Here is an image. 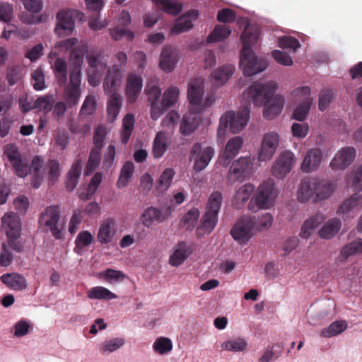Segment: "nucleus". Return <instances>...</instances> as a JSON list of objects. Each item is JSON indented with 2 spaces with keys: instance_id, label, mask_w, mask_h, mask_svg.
Wrapping results in <instances>:
<instances>
[{
  "instance_id": "nucleus-1",
  "label": "nucleus",
  "mask_w": 362,
  "mask_h": 362,
  "mask_svg": "<svg viewBox=\"0 0 362 362\" xmlns=\"http://www.w3.org/2000/svg\"><path fill=\"white\" fill-rule=\"evenodd\" d=\"M69 66L71 72L69 74V107L75 105L81 95V66L83 58L88 51L86 40H78L76 37L69 38Z\"/></svg>"
},
{
  "instance_id": "nucleus-2",
  "label": "nucleus",
  "mask_w": 362,
  "mask_h": 362,
  "mask_svg": "<svg viewBox=\"0 0 362 362\" xmlns=\"http://www.w3.org/2000/svg\"><path fill=\"white\" fill-rule=\"evenodd\" d=\"M259 30L257 28L247 25L241 34L240 39L243 47L240 52V66L245 76H252L263 71L267 68V64L262 60H258L251 48L257 42Z\"/></svg>"
},
{
  "instance_id": "nucleus-3",
  "label": "nucleus",
  "mask_w": 362,
  "mask_h": 362,
  "mask_svg": "<svg viewBox=\"0 0 362 362\" xmlns=\"http://www.w3.org/2000/svg\"><path fill=\"white\" fill-rule=\"evenodd\" d=\"M122 79V71L117 65L107 69V76L104 79L103 88L105 94L110 95L107 100V113L109 122H114L121 108L122 96L117 92Z\"/></svg>"
},
{
  "instance_id": "nucleus-4",
  "label": "nucleus",
  "mask_w": 362,
  "mask_h": 362,
  "mask_svg": "<svg viewBox=\"0 0 362 362\" xmlns=\"http://www.w3.org/2000/svg\"><path fill=\"white\" fill-rule=\"evenodd\" d=\"M222 194L219 192H213L208 200L206 212L201 219V224L197 228L196 233L199 238L209 234L218 222V214L222 204Z\"/></svg>"
},
{
  "instance_id": "nucleus-5",
  "label": "nucleus",
  "mask_w": 362,
  "mask_h": 362,
  "mask_svg": "<svg viewBox=\"0 0 362 362\" xmlns=\"http://www.w3.org/2000/svg\"><path fill=\"white\" fill-rule=\"evenodd\" d=\"M250 118L248 105L243 107L237 115L233 111H228L220 118V124L217 130L218 136L225 134L226 129L233 133H238L247 125Z\"/></svg>"
},
{
  "instance_id": "nucleus-6",
  "label": "nucleus",
  "mask_w": 362,
  "mask_h": 362,
  "mask_svg": "<svg viewBox=\"0 0 362 362\" xmlns=\"http://www.w3.org/2000/svg\"><path fill=\"white\" fill-rule=\"evenodd\" d=\"M39 223L45 230H49L56 239H62L64 237V223L60 219V210L58 206H47L41 214Z\"/></svg>"
},
{
  "instance_id": "nucleus-7",
  "label": "nucleus",
  "mask_w": 362,
  "mask_h": 362,
  "mask_svg": "<svg viewBox=\"0 0 362 362\" xmlns=\"http://www.w3.org/2000/svg\"><path fill=\"white\" fill-rule=\"evenodd\" d=\"M275 185L272 180H267L261 184L251 198L248 209L254 212L259 209H269L274 203L276 197Z\"/></svg>"
},
{
  "instance_id": "nucleus-8",
  "label": "nucleus",
  "mask_w": 362,
  "mask_h": 362,
  "mask_svg": "<svg viewBox=\"0 0 362 362\" xmlns=\"http://www.w3.org/2000/svg\"><path fill=\"white\" fill-rule=\"evenodd\" d=\"M276 86L273 82H254L243 93L245 96L250 98L255 106L266 105L274 96Z\"/></svg>"
},
{
  "instance_id": "nucleus-9",
  "label": "nucleus",
  "mask_w": 362,
  "mask_h": 362,
  "mask_svg": "<svg viewBox=\"0 0 362 362\" xmlns=\"http://www.w3.org/2000/svg\"><path fill=\"white\" fill-rule=\"evenodd\" d=\"M253 159L250 156L240 157L230 165L226 176V184L233 185L238 182L247 180L252 173Z\"/></svg>"
},
{
  "instance_id": "nucleus-10",
  "label": "nucleus",
  "mask_w": 362,
  "mask_h": 362,
  "mask_svg": "<svg viewBox=\"0 0 362 362\" xmlns=\"http://www.w3.org/2000/svg\"><path fill=\"white\" fill-rule=\"evenodd\" d=\"M4 154L18 177H25L29 174L30 169L27 160L23 157L21 152L16 144H8L5 145Z\"/></svg>"
},
{
  "instance_id": "nucleus-11",
  "label": "nucleus",
  "mask_w": 362,
  "mask_h": 362,
  "mask_svg": "<svg viewBox=\"0 0 362 362\" xmlns=\"http://www.w3.org/2000/svg\"><path fill=\"white\" fill-rule=\"evenodd\" d=\"M214 155V150L211 146L202 149L200 143L194 144L189 152V160L194 161L193 169L201 172L209 165Z\"/></svg>"
},
{
  "instance_id": "nucleus-12",
  "label": "nucleus",
  "mask_w": 362,
  "mask_h": 362,
  "mask_svg": "<svg viewBox=\"0 0 362 362\" xmlns=\"http://www.w3.org/2000/svg\"><path fill=\"white\" fill-rule=\"evenodd\" d=\"M100 52H91L87 55V60L90 70L88 73V82L92 86H97L107 69V64L100 59Z\"/></svg>"
},
{
  "instance_id": "nucleus-13",
  "label": "nucleus",
  "mask_w": 362,
  "mask_h": 362,
  "mask_svg": "<svg viewBox=\"0 0 362 362\" xmlns=\"http://www.w3.org/2000/svg\"><path fill=\"white\" fill-rule=\"evenodd\" d=\"M295 163V156L290 151H283L272 168V174L278 179H283L288 174Z\"/></svg>"
},
{
  "instance_id": "nucleus-14",
  "label": "nucleus",
  "mask_w": 362,
  "mask_h": 362,
  "mask_svg": "<svg viewBox=\"0 0 362 362\" xmlns=\"http://www.w3.org/2000/svg\"><path fill=\"white\" fill-rule=\"evenodd\" d=\"M254 225L251 216H243L230 230L232 237L240 244H245L252 235Z\"/></svg>"
},
{
  "instance_id": "nucleus-15",
  "label": "nucleus",
  "mask_w": 362,
  "mask_h": 362,
  "mask_svg": "<svg viewBox=\"0 0 362 362\" xmlns=\"http://www.w3.org/2000/svg\"><path fill=\"white\" fill-rule=\"evenodd\" d=\"M279 144V135L274 132L266 133L262 139L261 147L258 153L259 161L269 160Z\"/></svg>"
},
{
  "instance_id": "nucleus-16",
  "label": "nucleus",
  "mask_w": 362,
  "mask_h": 362,
  "mask_svg": "<svg viewBox=\"0 0 362 362\" xmlns=\"http://www.w3.org/2000/svg\"><path fill=\"white\" fill-rule=\"evenodd\" d=\"M355 158L356 150L354 147H344L335 154L329 166L334 170H343L354 162Z\"/></svg>"
},
{
  "instance_id": "nucleus-17",
  "label": "nucleus",
  "mask_w": 362,
  "mask_h": 362,
  "mask_svg": "<svg viewBox=\"0 0 362 362\" xmlns=\"http://www.w3.org/2000/svg\"><path fill=\"white\" fill-rule=\"evenodd\" d=\"M204 95V85L202 80L197 78L189 85L187 97L189 103L193 106L191 111L199 113L202 111V98Z\"/></svg>"
},
{
  "instance_id": "nucleus-18",
  "label": "nucleus",
  "mask_w": 362,
  "mask_h": 362,
  "mask_svg": "<svg viewBox=\"0 0 362 362\" xmlns=\"http://www.w3.org/2000/svg\"><path fill=\"white\" fill-rule=\"evenodd\" d=\"M1 229L7 238L20 237L21 223L18 216L13 212H8L1 218Z\"/></svg>"
},
{
  "instance_id": "nucleus-19",
  "label": "nucleus",
  "mask_w": 362,
  "mask_h": 362,
  "mask_svg": "<svg viewBox=\"0 0 362 362\" xmlns=\"http://www.w3.org/2000/svg\"><path fill=\"white\" fill-rule=\"evenodd\" d=\"M322 152L318 148L309 149L301 164V170L303 173H309L316 170L322 161Z\"/></svg>"
},
{
  "instance_id": "nucleus-20",
  "label": "nucleus",
  "mask_w": 362,
  "mask_h": 362,
  "mask_svg": "<svg viewBox=\"0 0 362 362\" xmlns=\"http://www.w3.org/2000/svg\"><path fill=\"white\" fill-rule=\"evenodd\" d=\"M143 80L141 76L135 74H130L127 80L126 96L130 103H134L142 89Z\"/></svg>"
},
{
  "instance_id": "nucleus-21",
  "label": "nucleus",
  "mask_w": 362,
  "mask_h": 362,
  "mask_svg": "<svg viewBox=\"0 0 362 362\" xmlns=\"http://www.w3.org/2000/svg\"><path fill=\"white\" fill-rule=\"evenodd\" d=\"M177 60L175 50L172 47H165L160 53L159 65L163 71L170 73L175 69Z\"/></svg>"
},
{
  "instance_id": "nucleus-22",
  "label": "nucleus",
  "mask_w": 362,
  "mask_h": 362,
  "mask_svg": "<svg viewBox=\"0 0 362 362\" xmlns=\"http://www.w3.org/2000/svg\"><path fill=\"white\" fill-rule=\"evenodd\" d=\"M199 12L197 10H191L180 16L176 21L172 28V32L178 34L187 31L193 27V21L198 18Z\"/></svg>"
},
{
  "instance_id": "nucleus-23",
  "label": "nucleus",
  "mask_w": 362,
  "mask_h": 362,
  "mask_svg": "<svg viewBox=\"0 0 362 362\" xmlns=\"http://www.w3.org/2000/svg\"><path fill=\"white\" fill-rule=\"evenodd\" d=\"M1 281L14 291H22L27 288L26 279L23 275L17 273L4 274L1 276Z\"/></svg>"
},
{
  "instance_id": "nucleus-24",
  "label": "nucleus",
  "mask_w": 362,
  "mask_h": 362,
  "mask_svg": "<svg viewBox=\"0 0 362 362\" xmlns=\"http://www.w3.org/2000/svg\"><path fill=\"white\" fill-rule=\"evenodd\" d=\"M341 221L338 218L328 220L318 231V235L325 240L333 238L340 230Z\"/></svg>"
},
{
  "instance_id": "nucleus-25",
  "label": "nucleus",
  "mask_w": 362,
  "mask_h": 362,
  "mask_svg": "<svg viewBox=\"0 0 362 362\" xmlns=\"http://www.w3.org/2000/svg\"><path fill=\"white\" fill-rule=\"evenodd\" d=\"M115 221L113 218H109L105 220L100 225L98 240L102 244H107L110 243L115 235Z\"/></svg>"
},
{
  "instance_id": "nucleus-26",
  "label": "nucleus",
  "mask_w": 362,
  "mask_h": 362,
  "mask_svg": "<svg viewBox=\"0 0 362 362\" xmlns=\"http://www.w3.org/2000/svg\"><path fill=\"white\" fill-rule=\"evenodd\" d=\"M255 190V186L250 183H247L240 187L235 192L232 204L238 209H241L249 200L252 193Z\"/></svg>"
},
{
  "instance_id": "nucleus-27",
  "label": "nucleus",
  "mask_w": 362,
  "mask_h": 362,
  "mask_svg": "<svg viewBox=\"0 0 362 362\" xmlns=\"http://www.w3.org/2000/svg\"><path fill=\"white\" fill-rule=\"evenodd\" d=\"M165 219L163 211L153 206H150L145 209L141 216V221L142 224L150 228L154 222L161 223Z\"/></svg>"
},
{
  "instance_id": "nucleus-28",
  "label": "nucleus",
  "mask_w": 362,
  "mask_h": 362,
  "mask_svg": "<svg viewBox=\"0 0 362 362\" xmlns=\"http://www.w3.org/2000/svg\"><path fill=\"white\" fill-rule=\"evenodd\" d=\"M284 98L281 96H273L269 105L266 106L263 111V116L266 119H272L281 112L284 107Z\"/></svg>"
},
{
  "instance_id": "nucleus-29",
  "label": "nucleus",
  "mask_w": 362,
  "mask_h": 362,
  "mask_svg": "<svg viewBox=\"0 0 362 362\" xmlns=\"http://www.w3.org/2000/svg\"><path fill=\"white\" fill-rule=\"evenodd\" d=\"M316 179H309L302 182L298 192V199L300 202L309 201L315 195Z\"/></svg>"
},
{
  "instance_id": "nucleus-30",
  "label": "nucleus",
  "mask_w": 362,
  "mask_h": 362,
  "mask_svg": "<svg viewBox=\"0 0 362 362\" xmlns=\"http://www.w3.org/2000/svg\"><path fill=\"white\" fill-rule=\"evenodd\" d=\"M168 137L165 132H159L156 134L153 141L152 154L155 158H161L168 149Z\"/></svg>"
},
{
  "instance_id": "nucleus-31",
  "label": "nucleus",
  "mask_w": 362,
  "mask_h": 362,
  "mask_svg": "<svg viewBox=\"0 0 362 362\" xmlns=\"http://www.w3.org/2000/svg\"><path fill=\"white\" fill-rule=\"evenodd\" d=\"M334 190L332 182L328 180L316 179L315 200H323L331 196Z\"/></svg>"
},
{
  "instance_id": "nucleus-32",
  "label": "nucleus",
  "mask_w": 362,
  "mask_h": 362,
  "mask_svg": "<svg viewBox=\"0 0 362 362\" xmlns=\"http://www.w3.org/2000/svg\"><path fill=\"white\" fill-rule=\"evenodd\" d=\"M190 253L187 248V245L184 242L177 244L173 253L170 255L169 262L173 266H180L187 258Z\"/></svg>"
},
{
  "instance_id": "nucleus-33",
  "label": "nucleus",
  "mask_w": 362,
  "mask_h": 362,
  "mask_svg": "<svg viewBox=\"0 0 362 362\" xmlns=\"http://www.w3.org/2000/svg\"><path fill=\"white\" fill-rule=\"evenodd\" d=\"M194 112L184 115L180 123V131L182 134L188 136L197 128L199 121L195 117Z\"/></svg>"
},
{
  "instance_id": "nucleus-34",
  "label": "nucleus",
  "mask_w": 362,
  "mask_h": 362,
  "mask_svg": "<svg viewBox=\"0 0 362 362\" xmlns=\"http://www.w3.org/2000/svg\"><path fill=\"white\" fill-rule=\"evenodd\" d=\"M243 144V140L240 136H234L227 142L223 156L225 159L229 160L234 158L239 152Z\"/></svg>"
},
{
  "instance_id": "nucleus-35",
  "label": "nucleus",
  "mask_w": 362,
  "mask_h": 362,
  "mask_svg": "<svg viewBox=\"0 0 362 362\" xmlns=\"http://www.w3.org/2000/svg\"><path fill=\"white\" fill-rule=\"evenodd\" d=\"M235 68L232 65H226L214 71L211 76L214 78V83L216 86L225 83L233 75Z\"/></svg>"
},
{
  "instance_id": "nucleus-36",
  "label": "nucleus",
  "mask_w": 362,
  "mask_h": 362,
  "mask_svg": "<svg viewBox=\"0 0 362 362\" xmlns=\"http://www.w3.org/2000/svg\"><path fill=\"white\" fill-rule=\"evenodd\" d=\"M87 296L93 300H110L117 298V295L111 292L107 288L103 286H95L88 290Z\"/></svg>"
},
{
  "instance_id": "nucleus-37",
  "label": "nucleus",
  "mask_w": 362,
  "mask_h": 362,
  "mask_svg": "<svg viewBox=\"0 0 362 362\" xmlns=\"http://www.w3.org/2000/svg\"><path fill=\"white\" fill-rule=\"evenodd\" d=\"M57 24L54 32L59 37L66 36L68 32V11L62 10L59 11L56 16Z\"/></svg>"
},
{
  "instance_id": "nucleus-38",
  "label": "nucleus",
  "mask_w": 362,
  "mask_h": 362,
  "mask_svg": "<svg viewBox=\"0 0 362 362\" xmlns=\"http://www.w3.org/2000/svg\"><path fill=\"white\" fill-rule=\"evenodd\" d=\"M179 94L180 90L175 86H171L164 92L161 100L164 110H168L177 103Z\"/></svg>"
},
{
  "instance_id": "nucleus-39",
  "label": "nucleus",
  "mask_w": 362,
  "mask_h": 362,
  "mask_svg": "<svg viewBox=\"0 0 362 362\" xmlns=\"http://www.w3.org/2000/svg\"><path fill=\"white\" fill-rule=\"evenodd\" d=\"M347 328V323L344 320H337L332 322L328 327L321 331L320 335L326 338L338 335Z\"/></svg>"
},
{
  "instance_id": "nucleus-40",
  "label": "nucleus",
  "mask_w": 362,
  "mask_h": 362,
  "mask_svg": "<svg viewBox=\"0 0 362 362\" xmlns=\"http://www.w3.org/2000/svg\"><path fill=\"white\" fill-rule=\"evenodd\" d=\"M321 218L319 215H316L307 219L301 226L300 236L302 238H308L313 233L314 229L321 223Z\"/></svg>"
},
{
  "instance_id": "nucleus-41",
  "label": "nucleus",
  "mask_w": 362,
  "mask_h": 362,
  "mask_svg": "<svg viewBox=\"0 0 362 362\" xmlns=\"http://www.w3.org/2000/svg\"><path fill=\"white\" fill-rule=\"evenodd\" d=\"M134 170V165L132 161H127L124 163L117 183L118 188L122 189L127 186L129 180L132 177Z\"/></svg>"
},
{
  "instance_id": "nucleus-42",
  "label": "nucleus",
  "mask_w": 362,
  "mask_h": 362,
  "mask_svg": "<svg viewBox=\"0 0 362 362\" xmlns=\"http://www.w3.org/2000/svg\"><path fill=\"white\" fill-rule=\"evenodd\" d=\"M362 253V239H357L344 245L341 250V256L343 260H346L349 257Z\"/></svg>"
},
{
  "instance_id": "nucleus-43",
  "label": "nucleus",
  "mask_w": 362,
  "mask_h": 362,
  "mask_svg": "<svg viewBox=\"0 0 362 362\" xmlns=\"http://www.w3.org/2000/svg\"><path fill=\"white\" fill-rule=\"evenodd\" d=\"M103 180V173L97 172L91 178L86 189V193L81 194V199L90 200L96 192Z\"/></svg>"
},
{
  "instance_id": "nucleus-44",
  "label": "nucleus",
  "mask_w": 362,
  "mask_h": 362,
  "mask_svg": "<svg viewBox=\"0 0 362 362\" xmlns=\"http://www.w3.org/2000/svg\"><path fill=\"white\" fill-rule=\"evenodd\" d=\"M231 33V30L226 25H218L215 27L214 30L207 37V42L212 43L220 42L227 38Z\"/></svg>"
},
{
  "instance_id": "nucleus-45",
  "label": "nucleus",
  "mask_w": 362,
  "mask_h": 362,
  "mask_svg": "<svg viewBox=\"0 0 362 362\" xmlns=\"http://www.w3.org/2000/svg\"><path fill=\"white\" fill-rule=\"evenodd\" d=\"M134 124V117L133 115L127 114L122 120V130L121 132V141L123 144H127L132 135Z\"/></svg>"
},
{
  "instance_id": "nucleus-46",
  "label": "nucleus",
  "mask_w": 362,
  "mask_h": 362,
  "mask_svg": "<svg viewBox=\"0 0 362 362\" xmlns=\"http://www.w3.org/2000/svg\"><path fill=\"white\" fill-rule=\"evenodd\" d=\"M98 276L100 279H104L109 284L122 282L126 278L125 274L122 272L112 269H107L106 270L100 272L98 274Z\"/></svg>"
},
{
  "instance_id": "nucleus-47",
  "label": "nucleus",
  "mask_w": 362,
  "mask_h": 362,
  "mask_svg": "<svg viewBox=\"0 0 362 362\" xmlns=\"http://www.w3.org/2000/svg\"><path fill=\"white\" fill-rule=\"evenodd\" d=\"M247 346V343L243 338L230 339L221 344L223 349L233 352L243 351L246 349Z\"/></svg>"
},
{
  "instance_id": "nucleus-48",
  "label": "nucleus",
  "mask_w": 362,
  "mask_h": 362,
  "mask_svg": "<svg viewBox=\"0 0 362 362\" xmlns=\"http://www.w3.org/2000/svg\"><path fill=\"white\" fill-rule=\"evenodd\" d=\"M55 75L61 84H64V91L68 88V86L66 85L67 81L66 78V63L61 58L56 59L54 64Z\"/></svg>"
},
{
  "instance_id": "nucleus-49",
  "label": "nucleus",
  "mask_w": 362,
  "mask_h": 362,
  "mask_svg": "<svg viewBox=\"0 0 362 362\" xmlns=\"http://www.w3.org/2000/svg\"><path fill=\"white\" fill-rule=\"evenodd\" d=\"M159 8L168 13L174 16L177 15L182 11V6L177 4L171 2L170 0H151Z\"/></svg>"
},
{
  "instance_id": "nucleus-50",
  "label": "nucleus",
  "mask_w": 362,
  "mask_h": 362,
  "mask_svg": "<svg viewBox=\"0 0 362 362\" xmlns=\"http://www.w3.org/2000/svg\"><path fill=\"white\" fill-rule=\"evenodd\" d=\"M200 216L197 208H192L189 210L182 217V223L187 230H192L194 228Z\"/></svg>"
},
{
  "instance_id": "nucleus-51",
  "label": "nucleus",
  "mask_w": 362,
  "mask_h": 362,
  "mask_svg": "<svg viewBox=\"0 0 362 362\" xmlns=\"http://www.w3.org/2000/svg\"><path fill=\"white\" fill-rule=\"evenodd\" d=\"M100 154L101 151L99 150H91L85 170V175L86 176L93 173L99 165L100 162Z\"/></svg>"
},
{
  "instance_id": "nucleus-52",
  "label": "nucleus",
  "mask_w": 362,
  "mask_h": 362,
  "mask_svg": "<svg viewBox=\"0 0 362 362\" xmlns=\"http://www.w3.org/2000/svg\"><path fill=\"white\" fill-rule=\"evenodd\" d=\"M254 230H265L272 226L273 218L269 213H265L261 216L252 217Z\"/></svg>"
},
{
  "instance_id": "nucleus-53",
  "label": "nucleus",
  "mask_w": 362,
  "mask_h": 362,
  "mask_svg": "<svg viewBox=\"0 0 362 362\" xmlns=\"http://www.w3.org/2000/svg\"><path fill=\"white\" fill-rule=\"evenodd\" d=\"M93 240V237L90 232L87 230L80 232L75 240L76 247L74 251L77 253H81L80 250L91 244Z\"/></svg>"
},
{
  "instance_id": "nucleus-54",
  "label": "nucleus",
  "mask_w": 362,
  "mask_h": 362,
  "mask_svg": "<svg viewBox=\"0 0 362 362\" xmlns=\"http://www.w3.org/2000/svg\"><path fill=\"white\" fill-rule=\"evenodd\" d=\"M153 350L160 354H165L173 349V344L169 338L160 337L156 339L153 344Z\"/></svg>"
},
{
  "instance_id": "nucleus-55",
  "label": "nucleus",
  "mask_w": 362,
  "mask_h": 362,
  "mask_svg": "<svg viewBox=\"0 0 362 362\" xmlns=\"http://www.w3.org/2000/svg\"><path fill=\"white\" fill-rule=\"evenodd\" d=\"M175 172L173 168L165 169L158 181V188L162 191L167 190L172 182V180L175 176Z\"/></svg>"
},
{
  "instance_id": "nucleus-56",
  "label": "nucleus",
  "mask_w": 362,
  "mask_h": 362,
  "mask_svg": "<svg viewBox=\"0 0 362 362\" xmlns=\"http://www.w3.org/2000/svg\"><path fill=\"white\" fill-rule=\"evenodd\" d=\"M124 344V339L115 338L106 341L100 345V351L103 354H110L122 347Z\"/></svg>"
},
{
  "instance_id": "nucleus-57",
  "label": "nucleus",
  "mask_w": 362,
  "mask_h": 362,
  "mask_svg": "<svg viewBox=\"0 0 362 362\" xmlns=\"http://www.w3.org/2000/svg\"><path fill=\"white\" fill-rule=\"evenodd\" d=\"M54 103V98L52 95L40 97L34 101L35 109L47 112L51 110Z\"/></svg>"
},
{
  "instance_id": "nucleus-58",
  "label": "nucleus",
  "mask_w": 362,
  "mask_h": 362,
  "mask_svg": "<svg viewBox=\"0 0 362 362\" xmlns=\"http://www.w3.org/2000/svg\"><path fill=\"white\" fill-rule=\"evenodd\" d=\"M292 95L296 102L312 103L313 99L310 97V89L308 86H303L296 88L292 92Z\"/></svg>"
},
{
  "instance_id": "nucleus-59",
  "label": "nucleus",
  "mask_w": 362,
  "mask_h": 362,
  "mask_svg": "<svg viewBox=\"0 0 362 362\" xmlns=\"http://www.w3.org/2000/svg\"><path fill=\"white\" fill-rule=\"evenodd\" d=\"M311 105L312 103L309 102L300 103L293 110V118L298 121H304L309 113Z\"/></svg>"
},
{
  "instance_id": "nucleus-60",
  "label": "nucleus",
  "mask_w": 362,
  "mask_h": 362,
  "mask_svg": "<svg viewBox=\"0 0 362 362\" xmlns=\"http://www.w3.org/2000/svg\"><path fill=\"white\" fill-rule=\"evenodd\" d=\"M33 88L36 90H42L46 88L45 76L42 68H37L32 74Z\"/></svg>"
},
{
  "instance_id": "nucleus-61",
  "label": "nucleus",
  "mask_w": 362,
  "mask_h": 362,
  "mask_svg": "<svg viewBox=\"0 0 362 362\" xmlns=\"http://www.w3.org/2000/svg\"><path fill=\"white\" fill-rule=\"evenodd\" d=\"M30 322L25 319H22L18 321L14 325L13 336L16 337H22L27 335L30 330Z\"/></svg>"
},
{
  "instance_id": "nucleus-62",
  "label": "nucleus",
  "mask_w": 362,
  "mask_h": 362,
  "mask_svg": "<svg viewBox=\"0 0 362 362\" xmlns=\"http://www.w3.org/2000/svg\"><path fill=\"white\" fill-rule=\"evenodd\" d=\"M83 168L82 162L80 160H78L77 162L74 163L71 168L69 170V187L71 186V189H73L78 182V179L81 175V170Z\"/></svg>"
},
{
  "instance_id": "nucleus-63",
  "label": "nucleus",
  "mask_w": 362,
  "mask_h": 362,
  "mask_svg": "<svg viewBox=\"0 0 362 362\" xmlns=\"http://www.w3.org/2000/svg\"><path fill=\"white\" fill-rule=\"evenodd\" d=\"M360 196L358 194H354L350 198L346 199L338 208L339 214H345L350 211L358 205Z\"/></svg>"
},
{
  "instance_id": "nucleus-64",
  "label": "nucleus",
  "mask_w": 362,
  "mask_h": 362,
  "mask_svg": "<svg viewBox=\"0 0 362 362\" xmlns=\"http://www.w3.org/2000/svg\"><path fill=\"white\" fill-rule=\"evenodd\" d=\"M110 35L115 41L119 40L123 37H125L129 41H132L134 38V34L126 28H115L110 29Z\"/></svg>"
}]
</instances>
